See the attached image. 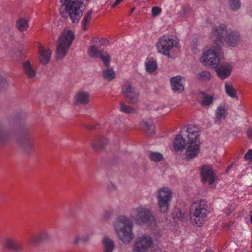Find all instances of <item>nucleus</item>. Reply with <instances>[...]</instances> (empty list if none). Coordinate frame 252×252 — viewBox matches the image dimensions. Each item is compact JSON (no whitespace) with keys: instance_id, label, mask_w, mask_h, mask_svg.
Here are the masks:
<instances>
[{"instance_id":"obj_1","label":"nucleus","mask_w":252,"mask_h":252,"mask_svg":"<svg viewBox=\"0 0 252 252\" xmlns=\"http://www.w3.org/2000/svg\"><path fill=\"white\" fill-rule=\"evenodd\" d=\"M109 42L104 38L99 40L97 45H92L88 49V54L92 58H99L101 62V66L105 68L102 71V76L104 80L110 81V52L108 48Z\"/></svg>"},{"instance_id":"obj_2","label":"nucleus","mask_w":252,"mask_h":252,"mask_svg":"<svg viewBox=\"0 0 252 252\" xmlns=\"http://www.w3.org/2000/svg\"><path fill=\"white\" fill-rule=\"evenodd\" d=\"M211 38L217 46L224 41L230 46H235L240 41L239 34L237 32H228L224 25L214 27L212 31Z\"/></svg>"},{"instance_id":"obj_3","label":"nucleus","mask_w":252,"mask_h":252,"mask_svg":"<svg viewBox=\"0 0 252 252\" xmlns=\"http://www.w3.org/2000/svg\"><path fill=\"white\" fill-rule=\"evenodd\" d=\"M188 141L187 143L186 158L191 159L199 153V129L194 125H189L187 129Z\"/></svg>"},{"instance_id":"obj_4","label":"nucleus","mask_w":252,"mask_h":252,"mask_svg":"<svg viewBox=\"0 0 252 252\" xmlns=\"http://www.w3.org/2000/svg\"><path fill=\"white\" fill-rule=\"evenodd\" d=\"M208 205L205 200H197L191 205L190 218L191 222L198 226L202 225L209 214Z\"/></svg>"},{"instance_id":"obj_5","label":"nucleus","mask_w":252,"mask_h":252,"mask_svg":"<svg viewBox=\"0 0 252 252\" xmlns=\"http://www.w3.org/2000/svg\"><path fill=\"white\" fill-rule=\"evenodd\" d=\"M115 229L119 237L124 243H129L134 238L132 221L126 217L122 216L119 218Z\"/></svg>"},{"instance_id":"obj_6","label":"nucleus","mask_w":252,"mask_h":252,"mask_svg":"<svg viewBox=\"0 0 252 252\" xmlns=\"http://www.w3.org/2000/svg\"><path fill=\"white\" fill-rule=\"evenodd\" d=\"M63 5L68 13L69 17L73 23H78L85 9V6L82 0H61Z\"/></svg>"},{"instance_id":"obj_7","label":"nucleus","mask_w":252,"mask_h":252,"mask_svg":"<svg viewBox=\"0 0 252 252\" xmlns=\"http://www.w3.org/2000/svg\"><path fill=\"white\" fill-rule=\"evenodd\" d=\"M74 39L73 32L69 29H64L59 36L56 51L58 58H62L67 54Z\"/></svg>"},{"instance_id":"obj_8","label":"nucleus","mask_w":252,"mask_h":252,"mask_svg":"<svg viewBox=\"0 0 252 252\" xmlns=\"http://www.w3.org/2000/svg\"><path fill=\"white\" fill-rule=\"evenodd\" d=\"M131 218L139 224H147L150 227L156 226L154 217L149 210L144 208H138L133 210L131 213Z\"/></svg>"},{"instance_id":"obj_9","label":"nucleus","mask_w":252,"mask_h":252,"mask_svg":"<svg viewBox=\"0 0 252 252\" xmlns=\"http://www.w3.org/2000/svg\"><path fill=\"white\" fill-rule=\"evenodd\" d=\"M110 142V134L108 132L102 133L91 140L90 146L95 152L99 151L105 152Z\"/></svg>"},{"instance_id":"obj_10","label":"nucleus","mask_w":252,"mask_h":252,"mask_svg":"<svg viewBox=\"0 0 252 252\" xmlns=\"http://www.w3.org/2000/svg\"><path fill=\"white\" fill-rule=\"evenodd\" d=\"M220 49L215 48V50H208L203 52V55L200 59V62L205 66H210L214 68L218 67L220 63L218 54Z\"/></svg>"},{"instance_id":"obj_11","label":"nucleus","mask_w":252,"mask_h":252,"mask_svg":"<svg viewBox=\"0 0 252 252\" xmlns=\"http://www.w3.org/2000/svg\"><path fill=\"white\" fill-rule=\"evenodd\" d=\"M172 195L168 188L163 187L158 190V200L159 208L161 212H166L169 208V202Z\"/></svg>"},{"instance_id":"obj_12","label":"nucleus","mask_w":252,"mask_h":252,"mask_svg":"<svg viewBox=\"0 0 252 252\" xmlns=\"http://www.w3.org/2000/svg\"><path fill=\"white\" fill-rule=\"evenodd\" d=\"M176 41L168 36L161 37L157 43L156 47L158 52L170 57L169 51L176 45Z\"/></svg>"},{"instance_id":"obj_13","label":"nucleus","mask_w":252,"mask_h":252,"mask_svg":"<svg viewBox=\"0 0 252 252\" xmlns=\"http://www.w3.org/2000/svg\"><path fill=\"white\" fill-rule=\"evenodd\" d=\"M153 241L151 236L144 234L138 237L135 241L133 248V252H145L153 245Z\"/></svg>"},{"instance_id":"obj_14","label":"nucleus","mask_w":252,"mask_h":252,"mask_svg":"<svg viewBox=\"0 0 252 252\" xmlns=\"http://www.w3.org/2000/svg\"><path fill=\"white\" fill-rule=\"evenodd\" d=\"M201 177L202 181L212 185L215 181L216 177L211 166L204 165L201 168Z\"/></svg>"},{"instance_id":"obj_15","label":"nucleus","mask_w":252,"mask_h":252,"mask_svg":"<svg viewBox=\"0 0 252 252\" xmlns=\"http://www.w3.org/2000/svg\"><path fill=\"white\" fill-rule=\"evenodd\" d=\"M123 92L125 97L130 103H135L137 101L139 93L137 92L128 82H126L123 88Z\"/></svg>"},{"instance_id":"obj_16","label":"nucleus","mask_w":252,"mask_h":252,"mask_svg":"<svg viewBox=\"0 0 252 252\" xmlns=\"http://www.w3.org/2000/svg\"><path fill=\"white\" fill-rule=\"evenodd\" d=\"M39 60L42 64H46L50 60L52 50L49 48H45L41 43L38 44Z\"/></svg>"},{"instance_id":"obj_17","label":"nucleus","mask_w":252,"mask_h":252,"mask_svg":"<svg viewBox=\"0 0 252 252\" xmlns=\"http://www.w3.org/2000/svg\"><path fill=\"white\" fill-rule=\"evenodd\" d=\"M90 93L86 91H79L74 97L73 103L75 105H86L90 101Z\"/></svg>"},{"instance_id":"obj_18","label":"nucleus","mask_w":252,"mask_h":252,"mask_svg":"<svg viewBox=\"0 0 252 252\" xmlns=\"http://www.w3.org/2000/svg\"><path fill=\"white\" fill-rule=\"evenodd\" d=\"M90 236L89 234H80L76 233L74 234L71 240L70 244L74 247L77 246L80 243H87L90 240Z\"/></svg>"},{"instance_id":"obj_19","label":"nucleus","mask_w":252,"mask_h":252,"mask_svg":"<svg viewBox=\"0 0 252 252\" xmlns=\"http://www.w3.org/2000/svg\"><path fill=\"white\" fill-rule=\"evenodd\" d=\"M23 71L29 78H32L35 76L36 70L33 66V63L29 60L23 62L22 63Z\"/></svg>"},{"instance_id":"obj_20","label":"nucleus","mask_w":252,"mask_h":252,"mask_svg":"<svg viewBox=\"0 0 252 252\" xmlns=\"http://www.w3.org/2000/svg\"><path fill=\"white\" fill-rule=\"evenodd\" d=\"M170 83L172 90L174 92L181 93L184 90V85L181 76L173 77L170 79Z\"/></svg>"},{"instance_id":"obj_21","label":"nucleus","mask_w":252,"mask_h":252,"mask_svg":"<svg viewBox=\"0 0 252 252\" xmlns=\"http://www.w3.org/2000/svg\"><path fill=\"white\" fill-rule=\"evenodd\" d=\"M216 69L218 76L221 79H224L228 77L231 72V67L228 63L221 64L219 67H217Z\"/></svg>"},{"instance_id":"obj_22","label":"nucleus","mask_w":252,"mask_h":252,"mask_svg":"<svg viewBox=\"0 0 252 252\" xmlns=\"http://www.w3.org/2000/svg\"><path fill=\"white\" fill-rule=\"evenodd\" d=\"M227 114V109L224 106H220L216 111V123H219L222 119H224Z\"/></svg>"},{"instance_id":"obj_23","label":"nucleus","mask_w":252,"mask_h":252,"mask_svg":"<svg viewBox=\"0 0 252 252\" xmlns=\"http://www.w3.org/2000/svg\"><path fill=\"white\" fill-rule=\"evenodd\" d=\"M185 140L183 136L178 135L175 138L174 141V148L177 152H181L185 148Z\"/></svg>"},{"instance_id":"obj_24","label":"nucleus","mask_w":252,"mask_h":252,"mask_svg":"<svg viewBox=\"0 0 252 252\" xmlns=\"http://www.w3.org/2000/svg\"><path fill=\"white\" fill-rule=\"evenodd\" d=\"M92 15L93 10L92 9L89 10L84 14L81 21V26L84 31H86L88 29Z\"/></svg>"},{"instance_id":"obj_25","label":"nucleus","mask_w":252,"mask_h":252,"mask_svg":"<svg viewBox=\"0 0 252 252\" xmlns=\"http://www.w3.org/2000/svg\"><path fill=\"white\" fill-rule=\"evenodd\" d=\"M140 125L142 128L149 135L154 134L155 133L156 127L152 122L148 123L146 121H142L141 122Z\"/></svg>"},{"instance_id":"obj_26","label":"nucleus","mask_w":252,"mask_h":252,"mask_svg":"<svg viewBox=\"0 0 252 252\" xmlns=\"http://www.w3.org/2000/svg\"><path fill=\"white\" fill-rule=\"evenodd\" d=\"M16 27L20 32L27 30L29 28V20L23 18L19 19L17 21Z\"/></svg>"},{"instance_id":"obj_27","label":"nucleus","mask_w":252,"mask_h":252,"mask_svg":"<svg viewBox=\"0 0 252 252\" xmlns=\"http://www.w3.org/2000/svg\"><path fill=\"white\" fill-rule=\"evenodd\" d=\"M101 246L103 252H110V237L104 236L101 240Z\"/></svg>"},{"instance_id":"obj_28","label":"nucleus","mask_w":252,"mask_h":252,"mask_svg":"<svg viewBox=\"0 0 252 252\" xmlns=\"http://www.w3.org/2000/svg\"><path fill=\"white\" fill-rule=\"evenodd\" d=\"M4 246L15 251H20L21 250L20 247L16 246L15 241L11 238H6L4 241Z\"/></svg>"},{"instance_id":"obj_29","label":"nucleus","mask_w":252,"mask_h":252,"mask_svg":"<svg viewBox=\"0 0 252 252\" xmlns=\"http://www.w3.org/2000/svg\"><path fill=\"white\" fill-rule=\"evenodd\" d=\"M146 71L149 73H153L157 68V63L156 61H149L145 63Z\"/></svg>"},{"instance_id":"obj_30","label":"nucleus","mask_w":252,"mask_h":252,"mask_svg":"<svg viewBox=\"0 0 252 252\" xmlns=\"http://www.w3.org/2000/svg\"><path fill=\"white\" fill-rule=\"evenodd\" d=\"M225 90L226 94L232 98L236 97V90L231 84L225 83Z\"/></svg>"},{"instance_id":"obj_31","label":"nucleus","mask_w":252,"mask_h":252,"mask_svg":"<svg viewBox=\"0 0 252 252\" xmlns=\"http://www.w3.org/2000/svg\"><path fill=\"white\" fill-rule=\"evenodd\" d=\"M120 105V110L124 113L133 114L135 112L134 108L131 106L125 105L123 102H121Z\"/></svg>"},{"instance_id":"obj_32","label":"nucleus","mask_w":252,"mask_h":252,"mask_svg":"<svg viewBox=\"0 0 252 252\" xmlns=\"http://www.w3.org/2000/svg\"><path fill=\"white\" fill-rule=\"evenodd\" d=\"M149 158L152 161L158 162L162 159L163 156L158 152H151L150 154Z\"/></svg>"},{"instance_id":"obj_33","label":"nucleus","mask_w":252,"mask_h":252,"mask_svg":"<svg viewBox=\"0 0 252 252\" xmlns=\"http://www.w3.org/2000/svg\"><path fill=\"white\" fill-rule=\"evenodd\" d=\"M213 100V97L212 95L208 94L205 95L203 99L201 101V105L203 106H208L212 104Z\"/></svg>"},{"instance_id":"obj_34","label":"nucleus","mask_w":252,"mask_h":252,"mask_svg":"<svg viewBox=\"0 0 252 252\" xmlns=\"http://www.w3.org/2000/svg\"><path fill=\"white\" fill-rule=\"evenodd\" d=\"M197 78L204 81H208L210 80L211 77L210 73L206 71H203L200 72L197 74Z\"/></svg>"},{"instance_id":"obj_35","label":"nucleus","mask_w":252,"mask_h":252,"mask_svg":"<svg viewBox=\"0 0 252 252\" xmlns=\"http://www.w3.org/2000/svg\"><path fill=\"white\" fill-rule=\"evenodd\" d=\"M229 5L232 10H235L240 7L241 2L240 0H230Z\"/></svg>"},{"instance_id":"obj_36","label":"nucleus","mask_w":252,"mask_h":252,"mask_svg":"<svg viewBox=\"0 0 252 252\" xmlns=\"http://www.w3.org/2000/svg\"><path fill=\"white\" fill-rule=\"evenodd\" d=\"M48 235L46 233H42L40 234H38L37 235L33 236L32 239L31 241L33 243H36L40 241H42L44 239V237L47 236Z\"/></svg>"},{"instance_id":"obj_37","label":"nucleus","mask_w":252,"mask_h":252,"mask_svg":"<svg viewBox=\"0 0 252 252\" xmlns=\"http://www.w3.org/2000/svg\"><path fill=\"white\" fill-rule=\"evenodd\" d=\"M8 85V81L5 78L0 76V91L5 89Z\"/></svg>"},{"instance_id":"obj_38","label":"nucleus","mask_w":252,"mask_h":252,"mask_svg":"<svg viewBox=\"0 0 252 252\" xmlns=\"http://www.w3.org/2000/svg\"><path fill=\"white\" fill-rule=\"evenodd\" d=\"M161 12V9L158 6H154L152 9V16L156 17Z\"/></svg>"},{"instance_id":"obj_39","label":"nucleus","mask_w":252,"mask_h":252,"mask_svg":"<svg viewBox=\"0 0 252 252\" xmlns=\"http://www.w3.org/2000/svg\"><path fill=\"white\" fill-rule=\"evenodd\" d=\"M110 212L109 211H105L102 216V221L103 222L107 221L109 220L110 219Z\"/></svg>"},{"instance_id":"obj_40","label":"nucleus","mask_w":252,"mask_h":252,"mask_svg":"<svg viewBox=\"0 0 252 252\" xmlns=\"http://www.w3.org/2000/svg\"><path fill=\"white\" fill-rule=\"evenodd\" d=\"M245 160H252V150H249L244 156Z\"/></svg>"},{"instance_id":"obj_41","label":"nucleus","mask_w":252,"mask_h":252,"mask_svg":"<svg viewBox=\"0 0 252 252\" xmlns=\"http://www.w3.org/2000/svg\"><path fill=\"white\" fill-rule=\"evenodd\" d=\"M247 134L250 139H252V130H249L247 132Z\"/></svg>"},{"instance_id":"obj_42","label":"nucleus","mask_w":252,"mask_h":252,"mask_svg":"<svg viewBox=\"0 0 252 252\" xmlns=\"http://www.w3.org/2000/svg\"><path fill=\"white\" fill-rule=\"evenodd\" d=\"M123 0H116L113 5V7H115L117 4H119Z\"/></svg>"},{"instance_id":"obj_43","label":"nucleus","mask_w":252,"mask_h":252,"mask_svg":"<svg viewBox=\"0 0 252 252\" xmlns=\"http://www.w3.org/2000/svg\"><path fill=\"white\" fill-rule=\"evenodd\" d=\"M115 77V73L114 71L111 70V79Z\"/></svg>"},{"instance_id":"obj_44","label":"nucleus","mask_w":252,"mask_h":252,"mask_svg":"<svg viewBox=\"0 0 252 252\" xmlns=\"http://www.w3.org/2000/svg\"><path fill=\"white\" fill-rule=\"evenodd\" d=\"M3 134L1 132H0V141L2 140L3 139Z\"/></svg>"},{"instance_id":"obj_45","label":"nucleus","mask_w":252,"mask_h":252,"mask_svg":"<svg viewBox=\"0 0 252 252\" xmlns=\"http://www.w3.org/2000/svg\"><path fill=\"white\" fill-rule=\"evenodd\" d=\"M251 220L252 223V212H251Z\"/></svg>"},{"instance_id":"obj_46","label":"nucleus","mask_w":252,"mask_h":252,"mask_svg":"<svg viewBox=\"0 0 252 252\" xmlns=\"http://www.w3.org/2000/svg\"><path fill=\"white\" fill-rule=\"evenodd\" d=\"M111 251L112 250V249H113V243L111 242Z\"/></svg>"}]
</instances>
